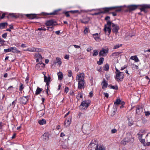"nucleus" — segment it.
Masks as SVG:
<instances>
[{"instance_id": "obj_48", "label": "nucleus", "mask_w": 150, "mask_h": 150, "mask_svg": "<svg viewBox=\"0 0 150 150\" xmlns=\"http://www.w3.org/2000/svg\"><path fill=\"white\" fill-rule=\"evenodd\" d=\"M88 29L87 28H86L84 30V33L85 34H87L88 33Z\"/></svg>"}, {"instance_id": "obj_46", "label": "nucleus", "mask_w": 150, "mask_h": 150, "mask_svg": "<svg viewBox=\"0 0 150 150\" xmlns=\"http://www.w3.org/2000/svg\"><path fill=\"white\" fill-rule=\"evenodd\" d=\"M35 52H39L42 51V49L40 48H35Z\"/></svg>"}, {"instance_id": "obj_11", "label": "nucleus", "mask_w": 150, "mask_h": 150, "mask_svg": "<svg viewBox=\"0 0 150 150\" xmlns=\"http://www.w3.org/2000/svg\"><path fill=\"white\" fill-rule=\"evenodd\" d=\"M149 7V6L147 5H142V8H140L141 11H144L146 13L147 12L146 10Z\"/></svg>"}, {"instance_id": "obj_28", "label": "nucleus", "mask_w": 150, "mask_h": 150, "mask_svg": "<svg viewBox=\"0 0 150 150\" xmlns=\"http://www.w3.org/2000/svg\"><path fill=\"white\" fill-rule=\"evenodd\" d=\"M130 59H131L134 60L135 62H137L139 61V59L136 56H132L130 57Z\"/></svg>"}, {"instance_id": "obj_7", "label": "nucleus", "mask_w": 150, "mask_h": 150, "mask_svg": "<svg viewBox=\"0 0 150 150\" xmlns=\"http://www.w3.org/2000/svg\"><path fill=\"white\" fill-rule=\"evenodd\" d=\"M49 134L48 132H46L41 136V139L44 141L47 142L49 139Z\"/></svg>"}, {"instance_id": "obj_5", "label": "nucleus", "mask_w": 150, "mask_h": 150, "mask_svg": "<svg viewBox=\"0 0 150 150\" xmlns=\"http://www.w3.org/2000/svg\"><path fill=\"white\" fill-rule=\"evenodd\" d=\"M124 75L122 72L119 73L116 75L115 79L117 81H122L124 78Z\"/></svg>"}, {"instance_id": "obj_36", "label": "nucleus", "mask_w": 150, "mask_h": 150, "mask_svg": "<svg viewBox=\"0 0 150 150\" xmlns=\"http://www.w3.org/2000/svg\"><path fill=\"white\" fill-rule=\"evenodd\" d=\"M35 48L33 47L32 48H29L27 49L26 50L27 51H30L31 52H35Z\"/></svg>"}, {"instance_id": "obj_12", "label": "nucleus", "mask_w": 150, "mask_h": 150, "mask_svg": "<svg viewBox=\"0 0 150 150\" xmlns=\"http://www.w3.org/2000/svg\"><path fill=\"white\" fill-rule=\"evenodd\" d=\"M108 52L107 50H106L102 49L100 51L99 53V56L100 57L104 56Z\"/></svg>"}, {"instance_id": "obj_41", "label": "nucleus", "mask_w": 150, "mask_h": 150, "mask_svg": "<svg viewBox=\"0 0 150 150\" xmlns=\"http://www.w3.org/2000/svg\"><path fill=\"white\" fill-rule=\"evenodd\" d=\"M110 88L114 89L117 90L118 89V86H110Z\"/></svg>"}, {"instance_id": "obj_15", "label": "nucleus", "mask_w": 150, "mask_h": 150, "mask_svg": "<svg viewBox=\"0 0 150 150\" xmlns=\"http://www.w3.org/2000/svg\"><path fill=\"white\" fill-rule=\"evenodd\" d=\"M101 85L103 88H107L108 84L105 79H103V81L101 83Z\"/></svg>"}, {"instance_id": "obj_2", "label": "nucleus", "mask_w": 150, "mask_h": 150, "mask_svg": "<svg viewBox=\"0 0 150 150\" xmlns=\"http://www.w3.org/2000/svg\"><path fill=\"white\" fill-rule=\"evenodd\" d=\"M111 22L110 21H107V24L105 25L104 30L105 34L107 35H109L111 32Z\"/></svg>"}, {"instance_id": "obj_30", "label": "nucleus", "mask_w": 150, "mask_h": 150, "mask_svg": "<svg viewBox=\"0 0 150 150\" xmlns=\"http://www.w3.org/2000/svg\"><path fill=\"white\" fill-rule=\"evenodd\" d=\"M128 125L129 126H131L133 125L134 122L131 118H128Z\"/></svg>"}, {"instance_id": "obj_32", "label": "nucleus", "mask_w": 150, "mask_h": 150, "mask_svg": "<svg viewBox=\"0 0 150 150\" xmlns=\"http://www.w3.org/2000/svg\"><path fill=\"white\" fill-rule=\"evenodd\" d=\"M104 60V58L103 57H101L100 58L99 61L97 62V63L99 65L102 64L103 63Z\"/></svg>"}, {"instance_id": "obj_13", "label": "nucleus", "mask_w": 150, "mask_h": 150, "mask_svg": "<svg viewBox=\"0 0 150 150\" xmlns=\"http://www.w3.org/2000/svg\"><path fill=\"white\" fill-rule=\"evenodd\" d=\"M28 96H23L21 98V102L23 104H25L28 101Z\"/></svg>"}, {"instance_id": "obj_6", "label": "nucleus", "mask_w": 150, "mask_h": 150, "mask_svg": "<svg viewBox=\"0 0 150 150\" xmlns=\"http://www.w3.org/2000/svg\"><path fill=\"white\" fill-rule=\"evenodd\" d=\"M111 26L112 28V31L114 33H117L119 29V27L117 25L112 23L111 22Z\"/></svg>"}, {"instance_id": "obj_9", "label": "nucleus", "mask_w": 150, "mask_h": 150, "mask_svg": "<svg viewBox=\"0 0 150 150\" xmlns=\"http://www.w3.org/2000/svg\"><path fill=\"white\" fill-rule=\"evenodd\" d=\"M112 8H105L103 9L104 11H100L97 13H96L92 14L93 15H100L102 13H104L106 12H108L109 11V10Z\"/></svg>"}, {"instance_id": "obj_50", "label": "nucleus", "mask_w": 150, "mask_h": 150, "mask_svg": "<svg viewBox=\"0 0 150 150\" xmlns=\"http://www.w3.org/2000/svg\"><path fill=\"white\" fill-rule=\"evenodd\" d=\"M116 111V109L115 110L114 109V110L112 111L113 112H112L111 114H110V115L112 116H113L114 115Z\"/></svg>"}, {"instance_id": "obj_16", "label": "nucleus", "mask_w": 150, "mask_h": 150, "mask_svg": "<svg viewBox=\"0 0 150 150\" xmlns=\"http://www.w3.org/2000/svg\"><path fill=\"white\" fill-rule=\"evenodd\" d=\"M80 105L82 106L83 107V108L85 109L87 108L88 106L89 105L86 101H84L81 103Z\"/></svg>"}, {"instance_id": "obj_3", "label": "nucleus", "mask_w": 150, "mask_h": 150, "mask_svg": "<svg viewBox=\"0 0 150 150\" xmlns=\"http://www.w3.org/2000/svg\"><path fill=\"white\" fill-rule=\"evenodd\" d=\"M56 22L53 20H50L47 21L45 23L46 26H47V30L50 29V30L52 31L53 29V26L56 25L54 24Z\"/></svg>"}, {"instance_id": "obj_64", "label": "nucleus", "mask_w": 150, "mask_h": 150, "mask_svg": "<svg viewBox=\"0 0 150 150\" xmlns=\"http://www.w3.org/2000/svg\"><path fill=\"white\" fill-rule=\"evenodd\" d=\"M60 126L58 125V126H57L56 127V129L57 130H59V129L60 128Z\"/></svg>"}, {"instance_id": "obj_14", "label": "nucleus", "mask_w": 150, "mask_h": 150, "mask_svg": "<svg viewBox=\"0 0 150 150\" xmlns=\"http://www.w3.org/2000/svg\"><path fill=\"white\" fill-rule=\"evenodd\" d=\"M71 117H70L67 119L65 121L64 125L66 127L69 126L71 122Z\"/></svg>"}, {"instance_id": "obj_19", "label": "nucleus", "mask_w": 150, "mask_h": 150, "mask_svg": "<svg viewBox=\"0 0 150 150\" xmlns=\"http://www.w3.org/2000/svg\"><path fill=\"white\" fill-rule=\"evenodd\" d=\"M57 75L58 78V79L59 80H62L63 77V75L62 73L61 72H59L57 73Z\"/></svg>"}, {"instance_id": "obj_39", "label": "nucleus", "mask_w": 150, "mask_h": 150, "mask_svg": "<svg viewBox=\"0 0 150 150\" xmlns=\"http://www.w3.org/2000/svg\"><path fill=\"white\" fill-rule=\"evenodd\" d=\"M4 51L5 52H12V47H11L8 49H4Z\"/></svg>"}, {"instance_id": "obj_1", "label": "nucleus", "mask_w": 150, "mask_h": 150, "mask_svg": "<svg viewBox=\"0 0 150 150\" xmlns=\"http://www.w3.org/2000/svg\"><path fill=\"white\" fill-rule=\"evenodd\" d=\"M76 80L78 82V89H83L86 85V82L84 80V74L81 73L78 75L76 77Z\"/></svg>"}, {"instance_id": "obj_49", "label": "nucleus", "mask_w": 150, "mask_h": 150, "mask_svg": "<svg viewBox=\"0 0 150 150\" xmlns=\"http://www.w3.org/2000/svg\"><path fill=\"white\" fill-rule=\"evenodd\" d=\"M68 13V11H67L65 12H64L63 13L65 14L67 17H69L70 16V15Z\"/></svg>"}, {"instance_id": "obj_23", "label": "nucleus", "mask_w": 150, "mask_h": 150, "mask_svg": "<svg viewBox=\"0 0 150 150\" xmlns=\"http://www.w3.org/2000/svg\"><path fill=\"white\" fill-rule=\"evenodd\" d=\"M142 111V108L141 106H138L137 107V113L140 114Z\"/></svg>"}, {"instance_id": "obj_20", "label": "nucleus", "mask_w": 150, "mask_h": 150, "mask_svg": "<svg viewBox=\"0 0 150 150\" xmlns=\"http://www.w3.org/2000/svg\"><path fill=\"white\" fill-rule=\"evenodd\" d=\"M94 38L95 39V40L96 41L99 40L100 38L99 35L98 33H96L93 35Z\"/></svg>"}, {"instance_id": "obj_57", "label": "nucleus", "mask_w": 150, "mask_h": 150, "mask_svg": "<svg viewBox=\"0 0 150 150\" xmlns=\"http://www.w3.org/2000/svg\"><path fill=\"white\" fill-rule=\"evenodd\" d=\"M65 91L66 93H67L69 91V88L67 87H66L65 88V90H64Z\"/></svg>"}, {"instance_id": "obj_44", "label": "nucleus", "mask_w": 150, "mask_h": 150, "mask_svg": "<svg viewBox=\"0 0 150 150\" xmlns=\"http://www.w3.org/2000/svg\"><path fill=\"white\" fill-rule=\"evenodd\" d=\"M68 76L69 77H71L72 75V72L71 70H69L68 71Z\"/></svg>"}, {"instance_id": "obj_52", "label": "nucleus", "mask_w": 150, "mask_h": 150, "mask_svg": "<svg viewBox=\"0 0 150 150\" xmlns=\"http://www.w3.org/2000/svg\"><path fill=\"white\" fill-rule=\"evenodd\" d=\"M38 30H43L44 31H45L46 30V29L45 28H39L38 29Z\"/></svg>"}, {"instance_id": "obj_31", "label": "nucleus", "mask_w": 150, "mask_h": 150, "mask_svg": "<svg viewBox=\"0 0 150 150\" xmlns=\"http://www.w3.org/2000/svg\"><path fill=\"white\" fill-rule=\"evenodd\" d=\"M56 63H58L59 65L60 66L62 64V62L61 59L60 58L57 57L56 59Z\"/></svg>"}, {"instance_id": "obj_40", "label": "nucleus", "mask_w": 150, "mask_h": 150, "mask_svg": "<svg viewBox=\"0 0 150 150\" xmlns=\"http://www.w3.org/2000/svg\"><path fill=\"white\" fill-rule=\"evenodd\" d=\"M50 82H46V85L47 86V89L46 91V93L47 94V95H48V89L49 88V84Z\"/></svg>"}, {"instance_id": "obj_35", "label": "nucleus", "mask_w": 150, "mask_h": 150, "mask_svg": "<svg viewBox=\"0 0 150 150\" xmlns=\"http://www.w3.org/2000/svg\"><path fill=\"white\" fill-rule=\"evenodd\" d=\"M86 18H83L81 20H80V21L81 23H84V24H86L88 23V20L86 21Z\"/></svg>"}, {"instance_id": "obj_42", "label": "nucleus", "mask_w": 150, "mask_h": 150, "mask_svg": "<svg viewBox=\"0 0 150 150\" xmlns=\"http://www.w3.org/2000/svg\"><path fill=\"white\" fill-rule=\"evenodd\" d=\"M122 45L117 44L115 45L113 47L114 49H116L118 48Z\"/></svg>"}, {"instance_id": "obj_38", "label": "nucleus", "mask_w": 150, "mask_h": 150, "mask_svg": "<svg viewBox=\"0 0 150 150\" xmlns=\"http://www.w3.org/2000/svg\"><path fill=\"white\" fill-rule=\"evenodd\" d=\"M121 53V52H115L112 54V56L114 57H117Z\"/></svg>"}, {"instance_id": "obj_43", "label": "nucleus", "mask_w": 150, "mask_h": 150, "mask_svg": "<svg viewBox=\"0 0 150 150\" xmlns=\"http://www.w3.org/2000/svg\"><path fill=\"white\" fill-rule=\"evenodd\" d=\"M9 15L10 16L12 17H14L16 18L17 17V16L14 13H10Z\"/></svg>"}, {"instance_id": "obj_47", "label": "nucleus", "mask_w": 150, "mask_h": 150, "mask_svg": "<svg viewBox=\"0 0 150 150\" xmlns=\"http://www.w3.org/2000/svg\"><path fill=\"white\" fill-rule=\"evenodd\" d=\"M17 101V99H16L15 100H14V101H13L12 103L11 104H10V105H13V106H14L15 104H16V102Z\"/></svg>"}, {"instance_id": "obj_60", "label": "nucleus", "mask_w": 150, "mask_h": 150, "mask_svg": "<svg viewBox=\"0 0 150 150\" xmlns=\"http://www.w3.org/2000/svg\"><path fill=\"white\" fill-rule=\"evenodd\" d=\"M69 55H66L64 57V58L66 59H69Z\"/></svg>"}, {"instance_id": "obj_53", "label": "nucleus", "mask_w": 150, "mask_h": 150, "mask_svg": "<svg viewBox=\"0 0 150 150\" xmlns=\"http://www.w3.org/2000/svg\"><path fill=\"white\" fill-rule=\"evenodd\" d=\"M58 11L56 10L54 12H52V13H50L49 14L50 15H56L57 14V12Z\"/></svg>"}, {"instance_id": "obj_56", "label": "nucleus", "mask_w": 150, "mask_h": 150, "mask_svg": "<svg viewBox=\"0 0 150 150\" xmlns=\"http://www.w3.org/2000/svg\"><path fill=\"white\" fill-rule=\"evenodd\" d=\"M70 12L73 13H77L79 12L78 10H74V11H70Z\"/></svg>"}, {"instance_id": "obj_25", "label": "nucleus", "mask_w": 150, "mask_h": 150, "mask_svg": "<svg viewBox=\"0 0 150 150\" xmlns=\"http://www.w3.org/2000/svg\"><path fill=\"white\" fill-rule=\"evenodd\" d=\"M8 23L6 22L0 23V29H4L6 26H7Z\"/></svg>"}, {"instance_id": "obj_61", "label": "nucleus", "mask_w": 150, "mask_h": 150, "mask_svg": "<svg viewBox=\"0 0 150 150\" xmlns=\"http://www.w3.org/2000/svg\"><path fill=\"white\" fill-rule=\"evenodd\" d=\"M93 96V93L92 91H91L89 93V96L91 98Z\"/></svg>"}, {"instance_id": "obj_24", "label": "nucleus", "mask_w": 150, "mask_h": 150, "mask_svg": "<svg viewBox=\"0 0 150 150\" xmlns=\"http://www.w3.org/2000/svg\"><path fill=\"white\" fill-rule=\"evenodd\" d=\"M50 79L51 78L49 75H48V77H47L46 75H45L44 76V81L45 82H47L48 81L50 82Z\"/></svg>"}, {"instance_id": "obj_45", "label": "nucleus", "mask_w": 150, "mask_h": 150, "mask_svg": "<svg viewBox=\"0 0 150 150\" xmlns=\"http://www.w3.org/2000/svg\"><path fill=\"white\" fill-rule=\"evenodd\" d=\"M5 41L3 39L0 38V44L2 45L3 44Z\"/></svg>"}, {"instance_id": "obj_27", "label": "nucleus", "mask_w": 150, "mask_h": 150, "mask_svg": "<svg viewBox=\"0 0 150 150\" xmlns=\"http://www.w3.org/2000/svg\"><path fill=\"white\" fill-rule=\"evenodd\" d=\"M26 16L31 19H33L35 18L36 15L35 14H28L26 15Z\"/></svg>"}, {"instance_id": "obj_33", "label": "nucleus", "mask_w": 150, "mask_h": 150, "mask_svg": "<svg viewBox=\"0 0 150 150\" xmlns=\"http://www.w3.org/2000/svg\"><path fill=\"white\" fill-rule=\"evenodd\" d=\"M42 89L39 87H38L36 91L35 92V94L38 95L40 93V92L42 91Z\"/></svg>"}, {"instance_id": "obj_26", "label": "nucleus", "mask_w": 150, "mask_h": 150, "mask_svg": "<svg viewBox=\"0 0 150 150\" xmlns=\"http://www.w3.org/2000/svg\"><path fill=\"white\" fill-rule=\"evenodd\" d=\"M121 6H115L113 7H112V8L109 10V11L112 9L117 8V9L115 10L117 12H120L121 10Z\"/></svg>"}, {"instance_id": "obj_10", "label": "nucleus", "mask_w": 150, "mask_h": 150, "mask_svg": "<svg viewBox=\"0 0 150 150\" xmlns=\"http://www.w3.org/2000/svg\"><path fill=\"white\" fill-rule=\"evenodd\" d=\"M35 56L37 58L36 60L37 62H41L42 60V57L41 55L39 54H36L35 55Z\"/></svg>"}, {"instance_id": "obj_34", "label": "nucleus", "mask_w": 150, "mask_h": 150, "mask_svg": "<svg viewBox=\"0 0 150 150\" xmlns=\"http://www.w3.org/2000/svg\"><path fill=\"white\" fill-rule=\"evenodd\" d=\"M104 70L105 71L108 70L109 68V65L108 64H106L103 67Z\"/></svg>"}, {"instance_id": "obj_21", "label": "nucleus", "mask_w": 150, "mask_h": 150, "mask_svg": "<svg viewBox=\"0 0 150 150\" xmlns=\"http://www.w3.org/2000/svg\"><path fill=\"white\" fill-rule=\"evenodd\" d=\"M12 52L15 53H19L20 52L15 47H12Z\"/></svg>"}, {"instance_id": "obj_63", "label": "nucleus", "mask_w": 150, "mask_h": 150, "mask_svg": "<svg viewBox=\"0 0 150 150\" xmlns=\"http://www.w3.org/2000/svg\"><path fill=\"white\" fill-rule=\"evenodd\" d=\"M65 136V134L63 132H62L60 134V136L63 137Z\"/></svg>"}, {"instance_id": "obj_4", "label": "nucleus", "mask_w": 150, "mask_h": 150, "mask_svg": "<svg viewBox=\"0 0 150 150\" xmlns=\"http://www.w3.org/2000/svg\"><path fill=\"white\" fill-rule=\"evenodd\" d=\"M134 141V139L133 137H131L128 139V138H125L121 142V144L124 146L129 142L132 143Z\"/></svg>"}, {"instance_id": "obj_37", "label": "nucleus", "mask_w": 150, "mask_h": 150, "mask_svg": "<svg viewBox=\"0 0 150 150\" xmlns=\"http://www.w3.org/2000/svg\"><path fill=\"white\" fill-rule=\"evenodd\" d=\"M98 54V51L96 50H93V56H96Z\"/></svg>"}, {"instance_id": "obj_55", "label": "nucleus", "mask_w": 150, "mask_h": 150, "mask_svg": "<svg viewBox=\"0 0 150 150\" xmlns=\"http://www.w3.org/2000/svg\"><path fill=\"white\" fill-rule=\"evenodd\" d=\"M2 36L3 38H6L7 36V34L6 33H4V34H3Z\"/></svg>"}, {"instance_id": "obj_18", "label": "nucleus", "mask_w": 150, "mask_h": 150, "mask_svg": "<svg viewBox=\"0 0 150 150\" xmlns=\"http://www.w3.org/2000/svg\"><path fill=\"white\" fill-rule=\"evenodd\" d=\"M137 6L132 5L128 6V8L129 11H132L136 9L137 8Z\"/></svg>"}, {"instance_id": "obj_58", "label": "nucleus", "mask_w": 150, "mask_h": 150, "mask_svg": "<svg viewBox=\"0 0 150 150\" xmlns=\"http://www.w3.org/2000/svg\"><path fill=\"white\" fill-rule=\"evenodd\" d=\"M103 94L105 96V97H106V98H108L109 95H108V93H103Z\"/></svg>"}, {"instance_id": "obj_62", "label": "nucleus", "mask_w": 150, "mask_h": 150, "mask_svg": "<svg viewBox=\"0 0 150 150\" xmlns=\"http://www.w3.org/2000/svg\"><path fill=\"white\" fill-rule=\"evenodd\" d=\"M4 125V124L2 122H0V129H1Z\"/></svg>"}, {"instance_id": "obj_17", "label": "nucleus", "mask_w": 150, "mask_h": 150, "mask_svg": "<svg viewBox=\"0 0 150 150\" xmlns=\"http://www.w3.org/2000/svg\"><path fill=\"white\" fill-rule=\"evenodd\" d=\"M44 65V64L42 63H38L35 66L36 68L38 70H41L42 68V67Z\"/></svg>"}, {"instance_id": "obj_54", "label": "nucleus", "mask_w": 150, "mask_h": 150, "mask_svg": "<svg viewBox=\"0 0 150 150\" xmlns=\"http://www.w3.org/2000/svg\"><path fill=\"white\" fill-rule=\"evenodd\" d=\"M145 115L147 116H149L150 114V112L149 111L145 112Z\"/></svg>"}, {"instance_id": "obj_51", "label": "nucleus", "mask_w": 150, "mask_h": 150, "mask_svg": "<svg viewBox=\"0 0 150 150\" xmlns=\"http://www.w3.org/2000/svg\"><path fill=\"white\" fill-rule=\"evenodd\" d=\"M23 88V85L22 83H21V85L20 86L19 90L21 91Z\"/></svg>"}, {"instance_id": "obj_22", "label": "nucleus", "mask_w": 150, "mask_h": 150, "mask_svg": "<svg viewBox=\"0 0 150 150\" xmlns=\"http://www.w3.org/2000/svg\"><path fill=\"white\" fill-rule=\"evenodd\" d=\"M121 100L120 99H117L116 100V101L114 103V107L115 108H117V105L120 104Z\"/></svg>"}, {"instance_id": "obj_8", "label": "nucleus", "mask_w": 150, "mask_h": 150, "mask_svg": "<svg viewBox=\"0 0 150 150\" xmlns=\"http://www.w3.org/2000/svg\"><path fill=\"white\" fill-rule=\"evenodd\" d=\"M92 146H95V150H105V149L101 145H96L95 144L93 143L90 144Z\"/></svg>"}, {"instance_id": "obj_29", "label": "nucleus", "mask_w": 150, "mask_h": 150, "mask_svg": "<svg viewBox=\"0 0 150 150\" xmlns=\"http://www.w3.org/2000/svg\"><path fill=\"white\" fill-rule=\"evenodd\" d=\"M38 123L40 125H43L46 123V121L44 119H43L41 120H40L38 121Z\"/></svg>"}, {"instance_id": "obj_59", "label": "nucleus", "mask_w": 150, "mask_h": 150, "mask_svg": "<svg viewBox=\"0 0 150 150\" xmlns=\"http://www.w3.org/2000/svg\"><path fill=\"white\" fill-rule=\"evenodd\" d=\"M73 46L74 47L76 48H80V46L79 45H73Z\"/></svg>"}]
</instances>
